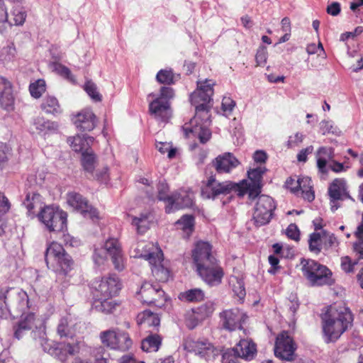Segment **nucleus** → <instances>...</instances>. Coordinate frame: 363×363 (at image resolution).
Listing matches in <instances>:
<instances>
[{
	"instance_id": "63",
	"label": "nucleus",
	"mask_w": 363,
	"mask_h": 363,
	"mask_svg": "<svg viewBox=\"0 0 363 363\" xmlns=\"http://www.w3.org/2000/svg\"><path fill=\"white\" fill-rule=\"evenodd\" d=\"M11 208L9 199L4 194L0 193V215L7 213Z\"/></svg>"
},
{
	"instance_id": "47",
	"label": "nucleus",
	"mask_w": 363,
	"mask_h": 363,
	"mask_svg": "<svg viewBox=\"0 0 363 363\" xmlns=\"http://www.w3.org/2000/svg\"><path fill=\"white\" fill-rule=\"evenodd\" d=\"M41 108L47 113H54L58 111L60 106L55 96H48L41 104Z\"/></svg>"
},
{
	"instance_id": "26",
	"label": "nucleus",
	"mask_w": 363,
	"mask_h": 363,
	"mask_svg": "<svg viewBox=\"0 0 363 363\" xmlns=\"http://www.w3.org/2000/svg\"><path fill=\"white\" fill-rule=\"evenodd\" d=\"M212 163L216 172L220 174L229 173L240 164L238 160L230 152L218 155Z\"/></svg>"
},
{
	"instance_id": "62",
	"label": "nucleus",
	"mask_w": 363,
	"mask_h": 363,
	"mask_svg": "<svg viewBox=\"0 0 363 363\" xmlns=\"http://www.w3.org/2000/svg\"><path fill=\"white\" fill-rule=\"evenodd\" d=\"M286 235L296 241L299 240V230L296 224L291 223L286 228Z\"/></svg>"
},
{
	"instance_id": "41",
	"label": "nucleus",
	"mask_w": 363,
	"mask_h": 363,
	"mask_svg": "<svg viewBox=\"0 0 363 363\" xmlns=\"http://www.w3.org/2000/svg\"><path fill=\"white\" fill-rule=\"evenodd\" d=\"M229 284L234 294L240 298H243L245 296V289L244 282L242 279L232 276L229 279Z\"/></svg>"
},
{
	"instance_id": "14",
	"label": "nucleus",
	"mask_w": 363,
	"mask_h": 363,
	"mask_svg": "<svg viewBox=\"0 0 363 363\" xmlns=\"http://www.w3.org/2000/svg\"><path fill=\"white\" fill-rule=\"evenodd\" d=\"M95 298H112L121 289V284L115 275L103 277L94 285Z\"/></svg>"
},
{
	"instance_id": "42",
	"label": "nucleus",
	"mask_w": 363,
	"mask_h": 363,
	"mask_svg": "<svg viewBox=\"0 0 363 363\" xmlns=\"http://www.w3.org/2000/svg\"><path fill=\"white\" fill-rule=\"evenodd\" d=\"M194 309L200 317V319L203 321L212 315L215 311V305L213 302L207 301Z\"/></svg>"
},
{
	"instance_id": "24",
	"label": "nucleus",
	"mask_w": 363,
	"mask_h": 363,
	"mask_svg": "<svg viewBox=\"0 0 363 363\" xmlns=\"http://www.w3.org/2000/svg\"><path fill=\"white\" fill-rule=\"evenodd\" d=\"M72 121L76 128L82 131H90L96 124V117L89 108L82 109L72 118Z\"/></svg>"
},
{
	"instance_id": "50",
	"label": "nucleus",
	"mask_w": 363,
	"mask_h": 363,
	"mask_svg": "<svg viewBox=\"0 0 363 363\" xmlns=\"http://www.w3.org/2000/svg\"><path fill=\"white\" fill-rule=\"evenodd\" d=\"M14 98L12 92H0V106L6 110L13 108Z\"/></svg>"
},
{
	"instance_id": "15",
	"label": "nucleus",
	"mask_w": 363,
	"mask_h": 363,
	"mask_svg": "<svg viewBox=\"0 0 363 363\" xmlns=\"http://www.w3.org/2000/svg\"><path fill=\"white\" fill-rule=\"evenodd\" d=\"M190 101L195 107L196 118H201L207 122L210 118V110L213 106L211 96L207 92H191Z\"/></svg>"
},
{
	"instance_id": "27",
	"label": "nucleus",
	"mask_w": 363,
	"mask_h": 363,
	"mask_svg": "<svg viewBox=\"0 0 363 363\" xmlns=\"http://www.w3.org/2000/svg\"><path fill=\"white\" fill-rule=\"evenodd\" d=\"M57 128L58 125L57 123L45 120L44 118L40 116L34 118L30 126V132L33 133H36L43 136L55 132Z\"/></svg>"
},
{
	"instance_id": "49",
	"label": "nucleus",
	"mask_w": 363,
	"mask_h": 363,
	"mask_svg": "<svg viewBox=\"0 0 363 363\" xmlns=\"http://www.w3.org/2000/svg\"><path fill=\"white\" fill-rule=\"evenodd\" d=\"M203 322L200 317L196 312L194 308L189 311L185 314V323L189 329L195 328L199 323Z\"/></svg>"
},
{
	"instance_id": "54",
	"label": "nucleus",
	"mask_w": 363,
	"mask_h": 363,
	"mask_svg": "<svg viewBox=\"0 0 363 363\" xmlns=\"http://www.w3.org/2000/svg\"><path fill=\"white\" fill-rule=\"evenodd\" d=\"M156 148L162 154L168 153V158L172 159L175 157L177 150L173 148L172 145L169 143H157L156 144Z\"/></svg>"
},
{
	"instance_id": "38",
	"label": "nucleus",
	"mask_w": 363,
	"mask_h": 363,
	"mask_svg": "<svg viewBox=\"0 0 363 363\" xmlns=\"http://www.w3.org/2000/svg\"><path fill=\"white\" fill-rule=\"evenodd\" d=\"M57 333L60 337H72L75 330L69 325L67 318H62L57 325Z\"/></svg>"
},
{
	"instance_id": "58",
	"label": "nucleus",
	"mask_w": 363,
	"mask_h": 363,
	"mask_svg": "<svg viewBox=\"0 0 363 363\" xmlns=\"http://www.w3.org/2000/svg\"><path fill=\"white\" fill-rule=\"evenodd\" d=\"M320 128L323 135L327 133H335L337 128L331 121H323L320 123Z\"/></svg>"
},
{
	"instance_id": "29",
	"label": "nucleus",
	"mask_w": 363,
	"mask_h": 363,
	"mask_svg": "<svg viewBox=\"0 0 363 363\" xmlns=\"http://www.w3.org/2000/svg\"><path fill=\"white\" fill-rule=\"evenodd\" d=\"M23 205L28 210V215L31 217L38 216V213L45 206L42 196L37 193H28Z\"/></svg>"
},
{
	"instance_id": "39",
	"label": "nucleus",
	"mask_w": 363,
	"mask_h": 363,
	"mask_svg": "<svg viewBox=\"0 0 363 363\" xmlns=\"http://www.w3.org/2000/svg\"><path fill=\"white\" fill-rule=\"evenodd\" d=\"M179 298L189 302L201 301L204 298V293L200 289H192L181 293Z\"/></svg>"
},
{
	"instance_id": "44",
	"label": "nucleus",
	"mask_w": 363,
	"mask_h": 363,
	"mask_svg": "<svg viewBox=\"0 0 363 363\" xmlns=\"http://www.w3.org/2000/svg\"><path fill=\"white\" fill-rule=\"evenodd\" d=\"M96 308L104 313H110L115 308L116 304L111 298H96Z\"/></svg>"
},
{
	"instance_id": "18",
	"label": "nucleus",
	"mask_w": 363,
	"mask_h": 363,
	"mask_svg": "<svg viewBox=\"0 0 363 363\" xmlns=\"http://www.w3.org/2000/svg\"><path fill=\"white\" fill-rule=\"evenodd\" d=\"M267 169L264 167H258L247 171L248 178L251 181L250 184L242 183L245 186L240 189H244L241 191V194H248L250 199L255 200V199L259 194L261 189V182L262 175L265 173Z\"/></svg>"
},
{
	"instance_id": "16",
	"label": "nucleus",
	"mask_w": 363,
	"mask_h": 363,
	"mask_svg": "<svg viewBox=\"0 0 363 363\" xmlns=\"http://www.w3.org/2000/svg\"><path fill=\"white\" fill-rule=\"evenodd\" d=\"M222 326L225 330L233 331L241 329L242 325L247 319V314L238 308L225 310L220 313Z\"/></svg>"
},
{
	"instance_id": "13",
	"label": "nucleus",
	"mask_w": 363,
	"mask_h": 363,
	"mask_svg": "<svg viewBox=\"0 0 363 363\" xmlns=\"http://www.w3.org/2000/svg\"><path fill=\"white\" fill-rule=\"evenodd\" d=\"M296 344L288 332L283 331L276 339L274 354L277 357L286 361H292L295 357Z\"/></svg>"
},
{
	"instance_id": "48",
	"label": "nucleus",
	"mask_w": 363,
	"mask_h": 363,
	"mask_svg": "<svg viewBox=\"0 0 363 363\" xmlns=\"http://www.w3.org/2000/svg\"><path fill=\"white\" fill-rule=\"evenodd\" d=\"M176 225L186 233H191L194 228V217L190 215H184L176 222Z\"/></svg>"
},
{
	"instance_id": "5",
	"label": "nucleus",
	"mask_w": 363,
	"mask_h": 363,
	"mask_svg": "<svg viewBox=\"0 0 363 363\" xmlns=\"http://www.w3.org/2000/svg\"><path fill=\"white\" fill-rule=\"evenodd\" d=\"M106 255L112 260L114 267L118 271H122L125 267L123 254L118 240L116 238L107 240L100 248H96L94 254V262L97 264L103 262Z\"/></svg>"
},
{
	"instance_id": "56",
	"label": "nucleus",
	"mask_w": 363,
	"mask_h": 363,
	"mask_svg": "<svg viewBox=\"0 0 363 363\" xmlns=\"http://www.w3.org/2000/svg\"><path fill=\"white\" fill-rule=\"evenodd\" d=\"M238 355L235 348L225 350L222 354V363H235Z\"/></svg>"
},
{
	"instance_id": "23",
	"label": "nucleus",
	"mask_w": 363,
	"mask_h": 363,
	"mask_svg": "<svg viewBox=\"0 0 363 363\" xmlns=\"http://www.w3.org/2000/svg\"><path fill=\"white\" fill-rule=\"evenodd\" d=\"M193 205V195L186 191H180L171 195L166 212L169 213L176 210L189 208Z\"/></svg>"
},
{
	"instance_id": "40",
	"label": "nucleus",
	"mask_w": 363,
	"mask_h": 363,
	"mask_svg": "<svg viewBox=\"0 0 363 363\" xmlns=\"http://www.w3.org/2000/svg\"><path fill=\"white\" fill-rule=\"evenodd\" d=\"M116 343L118 345V347H114L113 350H118L123 352L128 350L133 345L132 340L129 335L126 332L121 330L118 334Z\"/></svg>"
},
{
	"instance_id": "3",
	"label": "nucleus",
	"mask_w": 363,
	"mask_h": 363,
	"mask_svg": "<svg viewBox=\"0 0 363 363\" xmlns=\"http://www.w3.org/2000/svg\"><path fill=\"white\" fill-rule=\"evenodd\" d=\"M45 260L49 269L67 274L73 264L71 257L65 252L62 245L52 242L46 249Z\"/></svg>"
},
{
	"instance_id": "45",
	"label": "nucleus",
	"mask_w": 363,
	"mask_h": 363,
	"mask_svg": "<svg viewBox=\"0 0 363 363\" xmlns=\"http://www.w3.org/2000/svg\"><path fill=\"white\" fill-rule=\"evenodd\" d=\"M323 243L322 235L320 233H313L310 235L308 240L309 250L311 252L318 254L321 250Z\"/></svg>"
},
{
	"instance_id": "55",
	"label": "nucleus",
	"mask_w": 363,
	"mask_h": 363,
	"mask_svg": "<svg viewBox=\"0 0 363 363\" xmlns=\"http://www.w3.org/2000/svg\"><path fill=\"white\" fill-rule=\"evenodd\" d=\"M7 23V9L4 1L0 0V33H3L6 29Z\"/></svg>"
},
{
	"instance_id": "19",
	"label": "nucleus",
	"mask_w": 363,
	"mask_h": 363,
	"mask_svg": "<svg viewBox=\"0 0 363 363\" xmlns=\"http://www.w3.org/2000/svg\"><path fill=\"white\" fill-rule=\"evenodd\" d=\"M328 195L333 211L340 208L339 201L347 199H352L347 191L346 181L343 179H335L333 180L329 186Z\"/></svg>"
},
{
	"instance_id": "37",
	"label": "nucleus",
	"mask_w": 363,
	"mask_h": 363,
	"mask_svg": "<svg viewBox=\"0 0 363 363\" xmlns=\"http://www.w3.org/2000/svg\"><path fill=\"white\" fill-rule=\"evenodd\" d=\"M96 162V156L94 154L93 151L89 150L88 151H84L82 154V167L86 172L93 175L94 169L95 167Z\"/></svg>"
},
{
	"instance_id": "43",
	"label": "nucleus",
	"mask_w": 363,
	"mask_h": 363,
	"mask_svg": "<svg viewBox=\"0 0 363 363\" xmlns=\"http://www.w3.org/2000/svg\"><path fill=\"white\" fill-rule=\"evenodd\" d=\"M12 17L9 19L7 25L12 26H22L26 18V13L20 9H14L11 12Z\"/></svg>"
},
{
	"instance_id": "35",
	"label": "nucleus",
	"mask_w": 363,
	"mask_h": 363,
	"mask_svg": "<svg viewBox=\"0 0 363 363\" xmlns=\"http://www.w3.org/2000/svg\"><path fill=\"white\" fill-rule=\"evenodd\" d=\"M151 214L145 212L141 213L140 216L132 218V224L136 227L138 233H145L150 228Z\"/></svg>"
},
{
	"instance_id": "9",
	"label": "nucleus",
	"mask_w": 363,
	"mask_h": 363,
	"mask_svg": "<svg viewBox=\"0 0 363 363\" xmlns=\"http://www.w3.org/2000/svg\"><path fill=\"white\" fill-rule=\"evenodd\" d=\"M172 92H160L155 95L150 94L148 96L150 102V111L155 118L162 122H167L172 116L169 100L172 97Z\"/></svg>"
},
{
	"instance_id": "59",
	"label": "nucleus",
	"mask_w": 363,
	"mask_h": 363,
	"mask_svg": "<svg viewBox=\"0 0 363 363\" xmlns=\"http://www.w3.org/2000/svg\"><path fill=\"white\" fill-rule=\"evenodd\" d=\"M216 82L213 79H206L203 81H198L196 91H213Z\"/></svg>"
},
{
	"instance_id": "46",
	"label": "nucleus",
	"mask_w": 363,
	"mask_h": 363,
	"mask_svg": "<svg viewBox=\"0 0 363 363\" xmlns=\"http://www.w3.org/2000/svg\"><path fill=\"white\" fill-rule=\"evenodd\" d=\"M355 235L358 242L354 244V250L359 255V258L363 259V213L362 221L357 228Z\"/></svg>"
},
{
	"instance_id": "32",
	"label": "nucleus",
	"mask_w": 363,
	"mask_h": 363,
	"mask_svg": "<svg viewBox=\"0 0 363 363\" xmlns=\"http://www.w3.org/2000/svg\"><path fill=\"white\" fill-rule=\"evenodd\" d=\"M138 325H144L147 327H158L160 318L158 314L152 312L150 310H145L137 316Z\"/></svg>"
},
{
	"instance_id": "28",
	"label": "nucleus",
	"mask_w": 363,
	"mask_h": 363,
	"mask_svg": "<svg viewBox=\"0 0 363 363\" xmlns=\"http://www.w3.org/2000/svg\"><path fill=\"white\" fill-rule=\"evenodd\" d=\"M35 321L36 320L34 313H26V312L22 313L21 315V320L18 325L14 328L15 337L19 340L24 335L26 331L33 329L34 326L36 327Z\"/></svg>"
},
{
	"instance_id": "61",
	"label": "nucleus",
	"mask_w": 363,
	"mask_h": 363,
	"mask_svg": "<svg viewBox=\"0 0 363 363\" xmlns=\"http://www.w3.org/2000/svg\"><path fill=\"white\" fill-rule=\"evenodd\" d=\"M3 53L6 55V60H12L16 54V48L13 42L9 43L6 47L3 48Z\"/></svg>"
},
{
	"instance_id": "52",
	"label": "nucleus",
	"mask_w": 363,
	"mask_h": 363,
	"mask_svg": "<svg viewBox=\"0 0 363 363\" xmlns=\"http://www.w3.org/2000/svg\"><path fill=\"white\" fill-rule=\"evenodd\" d=\"M55 70L59 75L65 78L66 79L72 82H75L74 75L72 74L70 69L67 67L60 63H56L55 64Z\"/></svg>"
},
{
	"instance_id": "11",
	"label": "nucleus",
	"mask_w": 363,
	"mask_h": 363,
	"mask_svg": "<svg viewBox=\"0 0 363 363\" xmlns=\"http://www.w3.org/2000/svg\"><path fill=\"white\" fill-rule=\"evenodd\" d=\"M240 186L230 181L219 182L211 177L201 188V195L205 199H215L220 195H227L232 191L240 189Z\"/></svg>"
},
{
	"instance_id": "25",
	"label": "nucleus",
	"mask_w": 363,
	"mask_h": 363,
	"mask_svg": "<svg viewBox=\"0 0 363 363\" xmlns=\"http://www.w3.org/2000/svg\"><path fill=\"white\" fill-rule=\"evenodd\" d=\"M184 348L188 352H194L206 359L215 354L213 346L206 340H195L189 338L184 342Z\"/></svg>"
},
{
	"instance_id": "10",
	"label": "nucleus",
	"mask_w": 363,
	"mask_h": 363,
	"mask_svg": "<svg viewBox=\"0 0 363 363\" xmlns=\"http://www.w3.org/2000/svg\"><path fill=\"white\" fill-rule=\"evenodd\" d=\"M138 298L143 303L162 308L167 301L164 291L158 284L144 283L138 292Z\"/></svg>"
},
{
	"instance_id": "7",
	"label": "nucleus",
	"mask_w": 363,
	"mask_h": 363,
	"mask_svg": "<svg viewBox=\"0 0 363 363\" xmlns=\"http://www.w3.org/2000/svg\"><path fill=\"white\" fill-rule=\"evenodd\" d=\"M39 333L41 335L40 343L43 350L61 362H65L68 355H74L79 352V347L78 343L50 342L44 337L45 335L44 328H40Z\"/></svg>"
},
{
	"instance_id": "31",
	"label": "nucleus",
	"mask_w": 363,
	"mask_h": 363,
	"mask_svg": "<svg viewBox=\"0 0 363 363\" xmlns=\"http://www.w3.org/2000/svg\"><path fill=\"white\" fill-rule=\"evenodd\" d=\"M67 141L74 151L82 153L89 150V147L94 143V138L90 136L77 135L73 138H69Z\"/></svg>"
},
{
	"instance_id": "1",
	"label": "nucleus",
	"mask_w": 363,
	"mask_h": 363,
	"mask_svg": "<svg viewBox=\"0 0 363 363\" xmlns=\"http://www.w3.org/2000/svg\"><path fill=\"white\" fill-rule=\"evenodd\" d=\"M323 330L326 342L336 341L345 332L353 321L349 308L343 306H330L322 317Z\"/></svg>"
},
{
	"instance_id": "20",
	"label": "nucleus",
	"mask_w": 363,
	"mask_h": 363,
	"mask_svg": "<svg viewBox=\"0 0 363 363\" xmlns=\"http://www.w3.org/2000/svg\"><path fill=\"white\" fill-rule=\"evenodd\" d=\"M67 203L75 210L79 211L84 217L91 219L98 218V211L88 203V201L81 194L70 192L67 194Z\"/></svg>"
},
{
	"instance_id": "21",
	"label": "nucleus",
	"mask_w": 363,
	"mask_h": 363,
	"mask_svg": "<svg viewBox=\"0 0 363 363\" xmlns=\"http://www.w3.org/2000/svg\"><path fill=\"white\" fill-rule=\"evenodd\" d=\"M197 272L202 279L210 286H216L221 283L223 272L217 264L216 260L208 264L197 269Z\"/></svg>"
},
{
	"instance_id": "34",
	"label": "nucleus",
	"mask_w": 363,
	"mask_h": 363,
	"mask_svg": "<svg viewBox=\"0 0 363 363\" xmlns=\"http://www.w3.org/2000/svg\"><path fill=\"white\" fill-rule=\"evenodd\" d=\"M162 344V338L157 334H150L141 343V348L147 352H157Z\"/></svg>"
},
{
	"instance_id": "60",
	"label": "nucleus",
	"mask_w": 363,
	"mask_h": 363,
	"mask_svg": "<svg viewBox=\"0 0 363 363\" xmlns=\"http://www.w3.org/2000/svg\"><path fill=\"white\" fill-rule=\"evenodd\" d=\"M316 157H325V159L330 160L334 157L333 149L328 147H321L318 150Z\"/></svg>"
},
{
	"instance_id": "30",
	"label": "nucleus",
	"mask_w": 363,
	"mask_h": 363,
	"mask_svg": "<svg viewBox=\"0 0 363 363\" xmlns=\"http://www.w3.org/2000/svg\"><path fill=\"white\" fill-rule=\"evenodd\" d=\"M235 348L238 357L245 360L252 359L257 354L255 343L249 339H241Z\"/></svg>"
},
{
	"instance_id": "2",
	"label": "nucleus",
	"mask_w": 363,
	"mask_h": 363,
	"mask_svg": "<svg viewBox=\"0 0 363 363\" xmlns=\"http://www.w3.org/2000/svg\"><path fill=\"white\" fill-rule=\"evenodd\" d=\"M6 305V310L0 308V317L6 318L9 313L17 317L28 309V296L26 291L18 288H10L0 291V301Z\"/></svg>"
},
{
	"instance_id": "33",
	"label": "nucleus",
	"mask_w": 363,
	"mask_h": 363,
	"mask_svg": "<svg viewBox=\"0 0 363 363\" xmlns=\"http://www.w3.org/2000/svg\"><path fill=\"white\" fill-rule=\"evenodd\" d=\"M180 78V74L174 73L172 69H160L156 75V80L164 85L174 84Z\"/></svg>"
},
{
	"instance_id": "53",
	"label": "nucleus",
	"mask_w": 363,
	"mask_h": 363,
	"mask_svg": "<svg viewBox=\"0 0 363 363\" xmlns=\"http://www.w3.org/2000/svg\"><path fill=\"white\" fill-rule=\"evenodd\" d=\"M169 186L164 182H160L157 184V199L160 201H164L169 204V198L171 196L168 195L169 192Z\"/></svg>"
},
{
	"instance_id": "57",
	"label": "nucleus",
	"mask_w": 363,
	"mask_h": 363,
	"mask_svg": "<svg viewBox=\"0 0 363 363\" xmlns=\"http://www.w3.org/2000/svg\"><path fill=\"white\" fill-rule=\"evenodd\" d=\"M222 110L225 116H228L233 111L235 102L230 97H223L222 100Z\"/></svg>"
},
{
	"instance_id": "12",
	"label": "nucleus",
	"mask_w": 363,
	"mask_h": 363,
	"mask_svg": "<svg viewBox=\"0 0 363 363\" xmlns=\"http://www.w3.org/2000/svg\"><path fill=\"white\" fill-rule=\"evenodd\" d=\"M253 213L255 224L259 227L267 224L272 218L273 211L276 208L274 200L267 195L257 196Z\"/></svg>"
},
{
	"instance_id": "17",
	"label": "nucleus",
	"mask_w": 363,
	"mask_h": 363,
	"mask_svg": "<svg viewBox=\"0 0 363 363\" xmlns=\"http://www.w3.org/2000/svg\"><path fill=\"white\" fill-rule=\"evenodd\" d=\"M210 123V119L206 122L201 118L194 117L189 123H185L182 130L186 137H189L190 133L197 136L201 143H206L211 137V132L208 128Z\"/></svg>"
},
{
	"instance_id": "6",
	"label": "nucleus",
	"mask_w": 363,
	"mask_h": 363,
	"mask_svg": "<svg viewBox=\"0 0 363 363\" xmlns=\"http://www.w3.org/2000/svg\"><path fill=\"white\" fill-rule=\"evenodd\" d=\"M38 218L49 231L60 232L67 228V213L53 206H44Z\"/></svg>"
},
{
	"instance_id": "4",
	"label": "nucleus",
	"mask_w": 363,
	"mask_h": 363,
	"mask_svg": "<svg viewBox=\"0 0 363 363\" xmlns=\"http://www.w3.org/2000/svg\"><path fill=\"white\" fill-rule=\"evenodd\" d=\"M301 264L303 276L311 286L332 285L334 280L331 271L313 259H302Z\"/></svg>"
},
{
	"instance_id": "22",
	"label": "nucleus",
	"mask_w": 363,
	"mask_h": 363,
	"mask_svg": "<svg viewBox=\"0 0 363 363\" xmlns=\"http://www.w3.org/2000/svg\"><path fill=\"white\" fill-rule=\"evenodd\" d=\"M192 257L196 269L203 267V264H208L216 260L211 254V245L208 242L203 241L196 242L192 252Z\"/></svg>"
},
{
	"instance_id": "51",
	"label": "nucleus",
	"mask_w": 363,
	"mask_h": 363,
	"mask_svg": "<svg viewBox=\"0 0 363 363\" xmlns=\"http://www.w3.org/2000/svg\"><path fill=\"white\" fill-rule=\"evenodd\" d=\"M267 57L268 52L267 48L264 45L259 46L255 55L256 66L264 67L267 63Z\"/></svg>"
},
{
	"instance_id": "64",
	"label": "nucleus",
	"mask_w": 363,
	"mask_h": 363,
	"mask_svg": "<svg viewBox=\"0 0 363 363\" xmlns=\"http://www.w3.org/2000/svg\"><path fill=\"white\" fill-rule=\"evenodd\" d=\"M46 83L43 79H39L29 85V91H45Z\"/></svg>"
},
{
	"instance_id": "36",
	"label": "nucleus",
	"mask_w": 363,
	"mask_h": 363,
	"mask_svg": "<svg viewBox=\"0 0 363 363\" xmlns=\"http://www.w3.org/2000/svg\"><path fill=\"white\" fill-rule=\"evenodd\" d=\"M120 330H108L103 331L100 333V339L101 342L106 347L113 349L114 347H118L116 345V341Z\"/></svg>"
},
{
	"instance_id": "8",
	"label": "nucleus",
	"mask_w": 363,
	"mask_h": 363,
	"mask_svg": "<svg viewBox=\"0 0 363 363\" xmlns=\"http://www.w3.org/2000/svg\"><path fill=\"white\" fill-rule=\"evenodd\" d=\"M136 257H142L147 260L150 265L155 267V270L159 272L164 270L162 265L163 254L160 247L153 242L147 241H139L135 248Z\"/></svg>"
}]
</instances>
